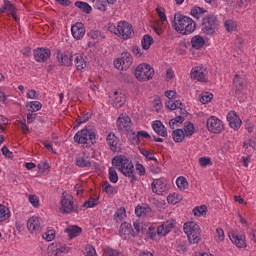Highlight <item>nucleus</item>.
Returning a JSON list of instances; mask_svg holds the SVG:
<instances>
[{"label": "nucleus", "instance_id": "obj_1", "mask_svg": "<svg viewBox=\"0 0 256 256\" xmlns=\"http://www.w3.org/2000/svg\"><path fill=\"white\" fill-rule=\"evenodd\" d=\"M172 27L177 33H180V35H191V33L197 29V23L188 16L178 12L174 15Z\"/></svg>", "mask_w": 256, "mask_h": 256}, {"label": "nucleus", "instance_id": "obj_2", "mask_svg": "<svg viewBox=\"0 0 256 256\" xmlns=\"http://www.w3.org/2000/svg\"><path fill=\"white\" fill-rule=\"evenodd\" d=\"M219 25V19L215 14H207L202 18L200 28L204 35H208V37H215V35H217V31H219Z\"/></svg>", "mask_w": 256, "mask_h": 256}, {"label": "nucleus", "instance_id": "obj_3", "mask_svg": "<svg viewBox=\"0 0 256 256\" xmlns=\"http://www.w3.org/2000/svg\"><path fill=\"white\" fill-rule=\"evenodd\" d=\"M74 141L79 145L91 147L97 143V133L93 129L84 128L75 134Z\"/></svg>", "mask_w": 256, "mask_h": 256}, {"label": "nucleus", "instance_id": "obj_4", "mask_svg": "<svg viewBox=\"0 0 256 256\" xmlns=\"http://www.w3.org/2000/svg\"><path fill=\"white\" fill-rule=\"evenodd\" d=\"M184 233L187 234L188 241L192 244L199 243L201 241V228L197 223L193 221L186 222L184 224Z\"/></svg>", "mask_w": 256, "mask_h": 256}, {"label": "nucleus", "instance_id": "obj_5", "mask_svg": "<svg viewBox=\"0 0 256 256\" xmlns=\"http://www.w3.org/2000/svg\"><path fill=\"white\" fill-rule=\"evenodd\" d=\"M134 75L138 81H149L155 75V69L149 64H140L136 67Z\"/></svg>", "mask_w": 256, "mask_h": 256}, {"label": "nucleus", "instance_id": "obj_6", "mask_svg": "<svg viewBox=\"0 0 256 256\" xmlns=\"http://www.w3.org/2000/svg\"><path fill=\"white\" fill-rule=\"evenodd\" d=\"M61 211L62 213H79V206L75 204V198L71 195L65 196V193L62 194V199H61Z\"/></svg>", "mask_w": 256, "mask_h": 256}, {"label": "nucleus", "instance_id": "obj_7", "mask_svg": "<svg viewBox=\"0 0 256 256\" xmlns=\"http://www.w3.org/2000/svg\"><path fill=\"white\" fill-rule=\"evenodd\" d=\"M133 35H135L133 25L125 21L118 23V37H122L124 41H127V39H132Z\"/></svg>", "mask_w": 256, "mask_h": 256}, {"label": "nucleus", "instance_id": "obj_8", "mask_svg": "<svg viewBox=\"0 0 256 256\" xmlns=\"http://www.w3.org/2000/svg\"><path fill=\"white\" fill-rule=\"evenodd\" d=\"M131 65H133V56H131V53L129 52H123L121 58L114 61L116 69H121L122 71H127Z\"/></svg>", "mask_w": 256, "mask_h": 256}, {"label": "nucleus", "instance_id": "obj_9", "mask_svg": "<svg viewBox=\"0 0 256 256\" xmlns=\"http://www.w3.org/2000/svg\"><path fill=\"white\" fill-rule=\"evenodd\" d=\"M118 171H121L125 177H129L131 179L130 183L132 187L135 186V181H137V176H135V166L133 162L129 159L124 163V165L120 166Z\"/></svg>", "mask_w": 256, "mask_h": 256}, {"label": "nucleus", "instance_id": "obj_10", "mask_svg": "<svg viewBox=\"0 0 256 256\" xmlns=\"http://www.w3.org/2000/svg\"><path fill=\"white\" fill-rule=\"evenodd\" d=\"M245 85V78L241 77L239 74H236L233 80L232 94L238 99H241V97H243V88Z\"/></svg>", "mask_w": 256, "mask_h": 256}, {"label": "nucleus", "instance_id": "obj_11", "mask_svg": "<svg viewBox=\"0 0 256 256\" xmlns=\"http://www.w3.org/2000/svg\"><path fill=\"white\" fill-rule=\"evenodd\" d=\"M206 127L210 133H221L223 129H225V126L223 125V121H221L219 118L215 116H211L207 122Z\"/></svg>", "mask_w": 256, "mask_h": 256}, {"label": "nucleus", "instance_id": "obj_12", "mask_svg": "<svg viewBox=\"0 0 256 256\" xmlns=\"http://www.w3.org/2000/svg\"><path fill=\"white\" fill-rule=\"evenodd\" d=\"M119 235L122 239L127 240L131 239V237H136L137 233L133 230V226L127 222H123L120 225Z\"/></svg>", "mask_w": 256, "mask_h": 256}, {"label": "nucleus", "instance_id": "obj_13", "mask_svg": "<svg viewBox=\"0 0 256 256\" xmlns=\"http://www.w3.org/2000/svg\"><path fill=\"white\" fill-rule=\"evenodd\" d=\"M41 218L37 217V216H32L31 218L28 219L27 221V228L28 231H30V233H32V235H37L39 233H41Z\"/></svg>", "mask_w": 256, "mask_h": 256}, {"label": "nucleus", "instance_id": "obj_14", "mask_svg": "<svg viewBox=\"0 0 256 256\" xmlns=\"http://www.w3.org/2000/svg\"><path fill=\"white\" fill-rule=\"evenodd\" d=\"M51 57V50L49 48H37L34 50V59L38 63H45Z\"/></svg>", "mask_w": 256, "mask_h": 256}, {"label": "nucleus", "instance_id": "obj_15", "mask_svg": "<svg viewBox=\"0 0 256 256\" xmlns=\"http://www.w3.org/2000/svg\"><path fill=\"white\" fill-rule=\"evenodd\" d=\"M57 59L60 65H63L64 67H70V65H73V54H71V52H63L59 50L57 52Z\"/></svg>", "mask_w": 256, "mask_h": 256}, {"label": "nucleus", "instance_id": "obj_16", "mask_svg": "<svg viewBox=\"0 0 256 256\" xmlns=\"http://www.w3.org/2000/svg\"><path fill=\"white\" fill-rule=\"evenodd\" d=\"M227 121L229 122L231 129H234V131H237L243 123L235 111H230L227 114Z\"/></svg>", "mask_w": 256, "mask_h": 256}, {"label": "nucleus", "instance_id": "obj_17", "mask_svg": "<svg viewBox=\"0 0 256 256\" xmlns=\"http://www.w3.org/2000/svg\"><path fill=\"white\" fill-rule=\"evenodd\" d=\"M118 131H131V118L121 114L117 119Z\"/></svg>", "mask_w": 256, "mask_h": 256}, {"label": "nucleus", "instance_id": "obj_18", "mask_svg": "<svg viewBox=\"0 0 256 256\" xmlns=\"http://www.w3.org/2000/svg\"><path fill=\"white\" fill-rule=\"evenodd\" d=\"M106 142H107L109 149L113 153H117V151L119 149L117 147V145H119V138L117 137V135H115V133H113V132H109L108 135L106 136Z\"/></svg>", "mask_w": 256, "mask_h": 256}, {"label": "nucleus", "instance_id": "obj_19", "mask_svg": "<svg viewBox=\"0 0 256 256\" xmlns=\"http://www.w3.org/2000/svg\"><path fill=\"white\" fill-rule=\"evenodd\" d=\"M190 75L196 81H207V70L203 67L193 68Z\"/></svg>", "mask_w": 256, "mask_h": 256}, {"label": "nucleus", "instance_id": "obj_20", "mask_svg": "<svg viewBox=\"0 0 256 256\" xmlns=\"http://www.w3.org/2000/svg\"><path fill=\"white\" fill-rule=\"evenodd\" d=\"M71 32L72 37H74V39H77V41H80L82 37H85V26L83 25V23L78 22L72 26Z\"/></svg>", "mask_w": 256, "mask_h": 256}, {"label": "nucleus", "instance_id": "obj_21", "mask_svg": "<svg viewBox=\"0 0 256 256\" xmlns=\"http://www.w3.org/2000/svg\"><path fill=\"white\" fill-rule=\"evenodd\" d=\"M152 191L156 195H163L167 191V184H165L161 179H155L152 182Z\"/></svg>", "mask_w": 256, "mask_h": 256}, {"label": "nucleus", "instance_id": "obj_22", "mask_svg": "<svg viewBox=\"0 0 256 256\" xmlns=\"http://www.w3.org/2000/svg\"><path fill=\"white\" fill-rule=\"evenodd\" d=\"M152 128L157 133V135H160V137H167V128L165 125H163V122L160 120H156L152 123Z\"/></svg>", "mask_w": 256, "mask_h": 256}, {"label": "nucleus", "instance_id": "obj_23", "mask_svg": "<svg viewBox=\"0 0 256 256\" xmlns=\"http://www.w3.org/2000/svg\"><path fill=\"white\" fill-rule=\"evenodd\" d=\"M230 241L236 245V247H239L242 249L243 247H247V244L245 243V239H243V236L237 235L234 232L229 234Z\"/></svg>", "mask_w": 256, "mask_h": 256}, {"label": "nucleus", "instance_id": "obj_24", "mask_svg": "<svg viewBox=\"0 0 256 256\" xmlns=\"http://www.w3.org/2000/svg\"><path fill=\"white\" fill-rule=\"evenodd\" d=\"M74 65L77 71H83L87 67V61H85L82 54H75Z\"/></svg>", "mask_w": 256, "mask_h": 256}, {"label": "nucleus", "instance_id": "obj_25", "mask_svg": "<svg viewBox=\"0 0 256 256\" xmlns=\"http://www.w3.org/2000/svg\"><path fill=\"white\" fill-rule=\"evenodd\" d=\"M65 233H67L69 239H75V237H79V235L83 233V229L79 226H72L70 228H67L65 230Z\"/></svg>", "mask_w": 256, "mask_h": 256}, {"label": "nucleus", "instance_id": "obj_26", "mask_svg": "<svg viewBox=\"0 0 256 256\" xmlns=\"http://www.w3.org/2000/svg\"><path fill=\"white\" fill-rule=\"evenodd\" d=\"M193 49H203L205 46V38L200 35L193 36L191 39Z\"/></svg>", "mask_w": 256, "mask_h": 256}, {"label": "nucleus", "instance_id": "obj_27", "mask_svg": "<svg viewBox=\"0 0 256 256\" xmlns=\"http://www.w3.org/2000/svg\"><path fill=\"white\" fill-rule=\"evenodd\" d=\"M127 160H129V158L125 157V155H116L112 158V165L115 169H119L123 167Z\"/></svg>", "mask_w": 256, "mask_h": 256}, {"label": "nucleus", "instance_id": "obj_28", "mask_svg": "<svg viewBox=\"0 0 256 256\" xmlns=\"http://www.w3.org/2000/svg\"><path fill=\"white\" fill-rule=\"evenodd\" d=\"M115 98L112 102L113 107L116 109H121L122 105H125V96L123 94H120L118 92H114Z\"/></svg>", "mask_w": 256, "mask_h": 256}, {"label": "nucleus", "instance_id": "obj_29", "mask_svg": "<svg viewBox=\"0 0 256 256\" xmlns=\"http://www.w3.org/2000/svg\"><path fill=\"white\" fill-rule=\"evenodd\" d=\"M185 137L186 136L183 129H176L172 132V138L174 139L175 143H183Z\"/></svg>", "mask_w": 256, "mask_h": 256}, {"label": "nucleus", "instance_id": "obj_30", "mask_svg": "<svg viewBox=\"0 0 256 256\" xmlns=\"http://www.w3.org/2000/svg\"><path fill=\"white\" fill-rule=\"evenodd\" d=\"M75 7H77L78 9H81L83 13H86L87 15L91 14V12L93 11V8L91 7V5L83 1L75 2Z\"/></svg>", "mask_w": 256, "mask_h": 256}, {"label": "nucleus", "instance_id": "obj_31", "mask_svg": "<svg viewBox=\"0 0 256 256\" xmlns=\"http://www.w3.org/2000/svg\"><path fill=\"white\" fill-rule=\"evenodd\" d=\"M76 165L77 167H91V160H89V157L85 156V154H83V156H79L76 159Z\"/></svg>", "mask_w": 256, "mask_h": 256}, {"label": "nucleus", "instance_id": "obj_32", "mask_svg": "<svg viewBox=\"0 0 256 256\" xmlns=\"http://www.w3.org/2000/svg\"><path fill=\"white\" fill-rule=\"evenodd\" d=\"M166 109L169 111H175V109H179V107H183V103L179 100H168L165 102Z\"/></svg>", "mask_w": 256, "mask_h": 256}, {"label": "nucleus", "instance_id": "obj_33", "mask_svg": "<svg viewBox=\"0 0 256 256\" xmlns=\"http://www.w3.org/2000/svg\"><path fill=\"white\" fill-rule=\"evenodd\" d=\"M88 37H90V39H92L93 41H97V43L105 39V35H103V33H101V31L99 30H91L90 32H88Z\"/></svg>", "mask_w": 256, "mask_h": 256}, {"label": "nucleus", "instance_id": "obj_34", "mask_svg": "<svg viewBox=\"0 0 256 256\" xmlns=\"http://www.w3.org/2000/svg\"><path fill=\"white\" fill-rule=\"evenodd\" d=\"M176 185L180 191H185L186 189H189V182H187V178L180 176L176 180Z\"/></svg>", "mask_w": 256, "mask_h": 256}, {"label": "nucleus", "instance_id": "obj_35", "mask_svg": "<svg viewBox=\"0 0 256 256\" xmlns=\"http://www.w3.org/2000/svg\"><path fill=\"white\" fill-rule=\"evenodd\" d=\"M151 45H153V37L149 34L144 35L142 39V48L144 51L149 50Z\"/></svg>", "mask_w": 256, "mask_h": 256}, {"label": "nucleus", "instance_id": "obj_36", "mask_svg": "<svg viewBox=\"0 0 256 256\" xmlns=\"http://www.w3.org/2000/svg\"><path fill=\"white\" fill-rule=\"evenodd\" d=\"M102 191H104V193H107V195H115V193H117V188L105 181L102 183Z\"/></svg>", "mask_w": 256, "mask_h": 256}, {"label": "nucleus", "instance_id": "obj_37", "mask_svg": "<svg viewBox=\"0 0 256 256\" xmlns=\"http://www.w3.org/2000/svg\"><path fill=\"white\" fill-rule=\"evenodd\" d=\"M183 132L186 137H191L193 133H195V126H193V123L185 122Z\"/></svg>", "mask_w": 256, "mask_h": 256}, {"label": "nucleus", "instance_id": "obj_38", "mask_svg": "<svg viewBox=\"0 0 256 256\" xmlns=\"http://www.w3.org/2000/svg\"><path fill=\"white\" fill-rule=\"evenodd\" d=\"M191 15L192 17H194L195 19H199L201 17V15H203V13H207V10H205L204 8L198 7V6H194L191 9Z\"/></svg>", "mask_w": 256, "mask_h": 256}, {"label": "nucleus", "instance_id": "obj_39", "mask_svg": "<svg viewBox=\"0 0 256 256\" xmlns=\"http://www.w3.org/2000/svg\"><path fill=\"white\" fill-rule=\"evenodd\" d=\"M26 107L28 108V111H31V113H35V111H40L43 105H41V102L39 101H32L28 103Z\"/></svg>", "mask_w": 256, "mask_h": 256}, {"label": "nucleus", "instance_id": "obj_40", "mask_svg": "<svg viewBox=\"0 0 256 256\" xmlns=\"http://www.w3.org/2000/svg\"><path fill=\"white\" fill-rule=\"evenodd\" d=\"M9 219V208L0 204V223Z\"/></svg>", "mask_w": 256, "mask_h": 256}, {"label": "nucleus", "instance_id": "obj_41", "mask_svg": "<svg viewBox=\"0 0 256 256\" xmlns=\"http://www.w3.org/2000/svg\"><path fill=\"white\" fill-rule=\"evenodd\" d=\"M193 213L195 217H201V215H207V206L206 205H201L197 206L193 209Z\"/></svg>", "mask_w": 256, "mask_h": 256}, {"label": "nucleus", "instance_id": "obj_42", "mask_svg": "<svg viewBox=\"0 0 256 256\" xmlns=\"http://www.w3.org/2000/svg\"><path fill=\"white\" fill-rule=\"evenodd\" d=\"M108 173L111 183H117L119 181V176L117 175V170H115V167H110Z\"/></svg>", "mask_w": 256, "mask_h": 256}, {"label": "nucleus", "instance_id": "obj_43", "mask_svg": "<svg viewBox=\"0 0 256 256\" xmlns=\"http://www.w3.org/2000/svg\"><path fill=\"white\" fill-rule=\"evenodd\" d=\"M249 147L256 151V135L252 136L248 141L244 142V149H249Z\"/></svg>", "mask_w": 256, "mask_h": 256}, {"label": "nucleus", "instance_id": "obj_44", "mask_svg": "<svg viewBox=\"0 0 256 256\" xmlns=\"http://www.w3.org/2000/svg\"><path fill=\"white\" fill-rule=\"evenodd\" d=\"M140 153L148 160V161H157V158H155V155L145 148H140Z\"/></svg>", "mask_w": 256, "mask_h": 256}, {"label": "nucleus", "instance_id": "obj_45", "mask_svg": "<svg viewBox=\"0 0 256 256\" xmlns=\"http://www.w3.org/2000/svg\"><path fill=\"white\" fill-rule=\"evenodd\" d=\"M98 203H99L98 199L90 197L88 201L84 202L83 207H86L87 209L92 207H97Z\"/></svg>", "mask_w": 256, "mask_h": 256}, {"label": "nucleus", "instance_id": "obj_46", "mask_svg": "<svg viewBox=\"0 0 256 256\" xmlns=\"http://www.w3.org/2000/svg\"><path fill=\"white\" fill-rule=\"evenodd\" d=\"M88 119H91V114L89 113L78 116V118L76 119V127H78V125H81V123H87Z\"/></svg>", "mask_w": 256, "mask_h": 256}, {"label": "nucleus", "instance_id": "obj_47", "mask_svg": "<svg viewBox=\"0 0 256 256\" xmlns=\"http://www.w3.org/2000/svg\"><path fill=\"white\" fill-rule=\"evenodd\" d=\"M183 121H185V118L183 116H176L175 118L169 121V126L170 128L175 129V124L183 123Z\"/></svg>", "mask_w": 256, "mask_h": 256}, {"label": "nucleus", "instance_id": "obj_48", "mask_svg": "<svg viewBox=\"0 0 256 256\" xmlns=\"http://www.w3.org/2000/svg\"><path fill=\"white\" fill-rule=\"evenodd\" d=\"M211 99H213V94H211L209 92L202 93V95L200 97V101L203 103V105H205V103H209V101H211Z\"/></svg>", "mask_w": 256, "mask_h": 256}, {"label": "nucleus", "instance_id": "obj_49", "mask_svg": "<svg viewBox=\"0 0 256 256\" xmlns=\"http://www.w3.org/2000/svg\"><path fill=\"white\" fill-rule=\"evenodd\" d=\"M215 239L219 243L221 241H224L225 239V232L221 228L216 229Z\"/></svg>", "mask_w": 256, "mask_h": 256}, {"label": "nucleus", "instance_id": "obj_50", "mask_svg": "<svg viewBox=\"0 0 256 256\" xmlns=\"http://www.w3.org/2000/svg\"><path fill=\"white\" fill-rule=\"evenodd\" d=\"M96 7L99 11H102L103 13H105V11H107V2L104 0H97Z\"/></svg>", "mask_w": 256, "mask_h": 256}, {"label": "nucleus", "instance_id": "obj_51", "mask_svg": "<svg viewBox=\"0 0 256 256\" xmlns=\"http://www.w3.org/2000/svg\"><path fill=\"white\" fill-rule=\"evenodd\" d=\"M46 241H53L55 239V230H49L42 235Z\"/></svg>", "mask_w": 256, "mask_h": 256}, {"label": "nucleus", "instance_id": "obj_52", "mask_svg": "<svg viewBox=\"0 0 256 256\" xmlns=\"http://www.w3.org/2000/svg\"><path fill=\"white\" fill-rule=\"evenodd\" d=\"M114 217H117V219H119V221H122V219H125V217H126L125 208H123V207L119 208L116 211V213L114 214Z\"/></svg>", "mask_w": 256, "mask_h": 256}, {"label": "nucleus", "instance_id": "obj_53", "mask_svg": "<svg viewBox=\"0 0 256 256\" xmlns=\"http://www.w3.org/2000/svg\"><path fill=\"white\" fill-rule=\"evenodd\" d=\"M156 12L158 13V16L160 17L161 23H165L167 21V15H165V10L163 8H156Z\"/></svg>", "mask_w": 256, "mask_h": 256}, {"label": "nucleus", "instance_id": "obj_54", "mask_svg": "<svg viewBox=\"0 0 256 256\" xmlns=\"http://www.w3.org/2000/svg\"><path fill=\"white\" fill-rule=\"evenodd\" d=\"M199 164L201 165V167H207V165H212L213 162H211V158H207V157H201L199 158Z\"/></svg>", "mask_w": 256, "mask_h": 256}, {"label": "nucleus", "instance_id": "obj_55", "mask_svg": "<svg viewBox=\"0 0 256 256\" xmlns=\"http://www.w3.org/2000/svg\"><path fill=\"white\" fill-rule=\"evenodd\" d=\"M56 251H59L60 253H68L69 247L66 244L58 243L56 245Z\"/></svg>", "mask_w": 256, "mask_h": 256}, {"label": "nucleus", "instance_id": "obj_56", "mask_svg": "<svg viewBox=\"0 0 256 256\" xmlns=\"http://www.w3.org/2000/svg\"><path fill=\"white\" fill-rule=\"evenodd\" d=\"M162 225H164V228L166 231H168V233H171V229L175 227V220L166 221Z\"/></svg>", "mask_w": 256, "mask_h": 256}, {"label": "nucleus", "instance_id": "obj_57", "mask_svg": "<svg viewBox=\"0 0 256 256\" xmlns=\"http://www.w3.org/2000/svg\"><path fill=\"white\" fill-rule=\"evenodd\" d=\"M29 202L33 207H39V198L36 195H29Z\"/></svg>", "mask_w": 256, "mask_h": 256}, {"label": "nucleus", "instance_id": "obj_58", "mask_svg": "<svg viewBox=\"0 0 256 256\" xmlns=\"http://www.w3.org/2000/svg\"><path fill=\"white\" fill-rule=\"evenodd\" d=\"M4 5H6V11H9V13H15V5L11 3L9 0H4Z\"/></svg>", "mask_w": 256, "mask_h": 256}, {"label": "nucleus", "instance_id": "obj_59", "mask_svg": "<svg viewBox=\"0 0 256 256\" xmlns=\"http://www.w3.org/2000/svg\"><path fill=\"white\" fill-rule=\"evenodd\" d=\"M167 201L172 205H177V203H179V199H177V194H169L167 197Z\"/></svg>", "mask_w": 256, "mask_h": 256}, {"label": "nucleus", "instance_id": "obj_60", "mask_svg": "<svg viewBox=\"0 0 256 256\" xmlns=\"http://www.w3.org/2000/svg\"><path fill=\"white\" fill-rule=\"evenodd\" d=\"M169 232L165 228V226L162 224L157 227V234L160 235L161 237H165Z\"/></svg>", "mask_w": 256, "mask_h": 256}, {"label": "nucleus", "instance_id": "obj_61", "mask_svg": "<svg viewBox=\"0 0 256 256\" xmlns=\"http://www.w3.org/2000/svg\"><path fill=\"white\" fill-rule=\"evenodd\" d=\"M132 51L135 57H143V49H141L139 46H133Z\"/></svg>", "mask_w": 256, "mask_h": 256}, {"label": "nucleus", "instance_id": "obj_62", "mask_svg": "<svg viewBox=\"0 0 256 256\" xmlns=\"http://www.w3.org/2000/svg\"><path fill=\"white\" fill-rule=\"evenodd\" d=\"M177 251H178V253H187V244L178 243L177 244Z\"/></svg>", "mask_w": 256, "mask_h": 256}, {"label": "nucleus", "instance_id": "obj_63", "mask_svg": "<svg viewBox=\"0 0 256 256\" xmlns=\"http://www.w3.org/2000/svg\"><path fill=\"white\" fill-rule=\"evenodd\" d=\"M136 171H138L139 175L141 177H143V175H145V166H143V164H141V163H137L136 164Z\"/></svg>", "mask_w": 256, "mask_h": 256}, {"label": "nucleus", "instance_id": "obj_64", "mask_svg": "<svg viewBox=\"0 0 256 256\" xmlns=\"http://www.w3.org/2000/svg\"><path fill=\"white\" fill-rule=\"evenodd\" d=\"M105 255H106V256H119V251L113 250V249H111V248H108V249L105 251Z\"/></svg>", "mask_w": 256, "mask_h": 256}]
</instances>
